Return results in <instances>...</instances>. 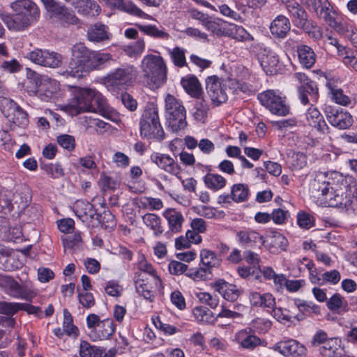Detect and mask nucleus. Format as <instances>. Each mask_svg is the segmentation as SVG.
I'll use <instances>...</instances> for the list:
<instances>
[{
  "label": "nucleus",
  "instance_id": "obj_42",
  "mask_svg": "<svg viewBox=\"0 0 357 357\" xmlns=\"http://www.w3.org/2000/svg\"><path fill=\"white\" fill-rule=\"evenodd\" d=\"M105 349L96 346L91 345L86 341H82L79 345V355L81 357H102Z\"/></svg>",
  "mask_w": 357,
  "mask_h": 357
},
{
  "label": "nucleus",
  "instance_id": "obj_27",
  "mask_svg": "<svg viewBox=\"0 0 357 357\" xmlns=\"http://www.w3.org/2000/svg\"><path fill=\"white\" fill-rule=\"evenodd\" d=\"M341 343V339L338 337L329 338L325 344L320 347V354L324 357H340L344 352Z\"/></svg>",
  "mask_w": 357,
  "mask_h": 357
},
{
  "label": "nucleus",
  "instance_id": "obj_10",
  "mask_svg": "<svg viewBox=\"0 0 357 357\" xmlns=\"http://www.w3.org/2000/svg\"><path fill=\"white\" fill-rule=\"evenodd\" d=\"M257 98L272 114L285 116L289 114L290 108L286 104L285 97L277 94L274 90H267L260 93Z\"/></svg>",
  "mask_w": 357,
  "mask_h": 357
},
{
  "label": "nucleus",
  "instance_id": "obj_44",
  "mask_svg": "<svg viewBox=\"0 0 357 357\" xmlns=\"http://www.w3.org/2000/svg\"><path fill=\"white\" fill-rule=\"evenodd\" d=\"M185 275L195 281L206 280L211 279V271L206 267L192 268H188Z\"/></svg>",
  "mask_w": 357,
  "mask_h": 357
},
{
  "label": "nucleus",
  "instance_id": "obj_5",
  "mask_svg": "<svg viewBox=\"0 0 357 357\" xmlns=\"http://www.w3.org/2000/svg\"><path fill=\"white\" fill-rule=\"evenodd\" d=\"M136 77L135 68L132 66H126L107 74L102 78V82L109 91L115 92L132 85Z\"/></svg>",
  "mask_w": 357,
  "mask_h": 357
},
{
  "label": "nucleus",
  "instance_id": "obj_47",
  "mask_svg": "<svg viewBox=\"0 0 357 357\" xmlns=\"http://www.w3.org/2000/svg\"><path fill=\"white\" fill-rule=\"evenodd\" d=\"M327 24L333 28L339 34L347 37L352 30V25L343 21L338 22L336 17H333Z\"/></svg>",
  "mask_w": 357,
  "mask_h": 357
},
{
  "label": "nucleus",
  "instance_id": "obj_63",
  "mask_svg": "<svg viewBox=\"0 0 357 357\" xmlns=\"http://www.w3.org/2000/svg\"><path fill=\"white\" fill-rule=\"evenodd\" d=\"M40 1L43 3L46 11L50 13V17L66 6L56 0H40Z\"/></svg>",
  "mask_w": 357,
  "mask_h": 357
},
{
  "label": "nucleus",
  "instance_id": "obj_29",
  "mask_svg": "<svg viewBox=\"0 0 357 357\" xmlns=\"http://www.w3.org/2000/svg\"><path fill=\"white\" fill-rule=\"evenodd\" d=\"M215 287L217 291L229 301H235L240 295V291L235 284H229L222 280L215 282Z\"/></svg>",
  "mask_w": 357,
  "mask_h": 357
},
{
  "label": "nucleus",
  "instance_id": "obj_31",
  "mask_svg": "<svg viewBox=\"0 0 357 357\" xmlns=\"http://www.w3.org/2000/svg\"><path fill=\"white\" fill-rule=\"evenodd\" d=\"M297 53L300 63L305 68H312L316 61V54L308 45H300L297 46Z\"/></svg>",
  "mask_w": 357,
  "mask_h": 357
},
{
  "label": "nucleus",
  "instance_id": "obj_11",
  "mask_svg": "<svg viewBox=\"0 0 357 357\" xmlns=\"http://www.w3.org/2000/svg\"><path fill=\"white\" fill-rule=\"evenodd\" d=\"M324 113L331 126L339 129H347L351 126L353 118L349 112L340 107L326 106Z\"/></svg>",
  "mask_w": 357,
  "mask_h": 357
},
{
  "label": "nucleus",
  "instance_id": "obj_52",
  "mask_svg": "<svg viewBox=\"0 0 357 357\" xmlns=\"http://www.w3.org/2000/svg\"><path fill=\"white\" fill-rule=\"evenodd\" d=\"M204 28L208 31H210L213 35L218 37L225 36V32L227 29V26H223L222 23L218 21L213 20L211 17Z\"/></svg>",
  "mask_w": 357,
  "mask_h": 357
},
{
  "label": "nucleus",
  "instance_id": "obj_54",
  "mask_svg": "<svg viewBox=\"0 0 357 357\" xmlns=\"http://www.w3.org/2000/svg\"><path fill=\"white\" fill-rule=\"evenodd\" d=\"M98 223L105 229H114L116 225L115 217L109 210H105L102 213L100 214Z\"/></svg>",
  "mask_w": 357,
  "mask_h": 357
},
{
  "label": "nucleus",
  "instance_id": "obj_43",
  "mask_svg": "<svg viewBox=\"0 0 357 357\" xmlns=\"http://www.w3.org/2000/svg\"><path fill=\"white\" fill-rule=\"evenodd\" d=\"M63 331L68 336H73L77 337L79 335L78 328L73 324V317L67 309L63 310Z\"/></svg>",
  "mask_w": 357,
  "mask_h": 357
},
{
  "label": "nucleus",
  "instance_id": "obj_55",
  "mask_svg": "<svg viewBox=\"0 0 357 357\" xmlns=\"http://www.w3.org/2000/svg\"><path fill=\"white\" fill-rule=\"evenodd\" d=\"M139 268L140 271L147 273L152 276V280L156 287L161 285V280L157 276L155 270L150 263H148L146 261H141L139 263Z\"/></svg>",
  "mask_w": 357,
  "mask_h": 357
},
{
  "label": "nucleus",
  "instance_id": "obj_7",
  "mask_svg": "<svg viewBox=\"0 0 357 357\" xmlns=\"http://www.w3.org/2000/svg\"><path fill=\"white\" fill-rule=\"evenodd\" d=\"M144 76L150 80L152 87H158L167 79V67L160 56L149 55L143 61Z\"/></svg>",
  "mask_w": 357,
  "mask_h": 357
},
{
  "label": "nucleus",
  "instance_id": "obj_15",
  "mask_svg": "<svg viewBox=\"0 0 357 357\" xmlns=\"http://www.w3.org/2000/svg\"><path fill=\"white\" fill-rule=\"evenodd\" d=\"M274 349L286 357H305L307 354L306 347L291 339L277 343Z\"/></svg>",
  "mask_w": 357,
  "mask_h": 357
},
{
  "label": "nucleus",
  "instance_id": "obj_24",
  "mask_svg": "<svg viewBox=\"0 0 357 357\" xmlns=\"http://www.w3.org/2000/svg\"><path fill=\"white\" fill-rule=\"evenodd\" d=\"M115 326L112 319H106L93 330H91L89 336L93 341L109 339L115 332Z\"/></svg>",
  "mask_w": 357,
  "mask_h": 357
},
{
  "label": "nucleus",
  "instance_id": "obj_58",
  "mask_svg": "<svg viewBox=\"0 0 357 357\" xmlns=\"http://www.w3.org/2000/svg\"><path fill=\"white\" fill-rule=\"evenodd\" d=\"M197 99L195 116L197 119L202 120L206 116L209 107L205 100L199 98Z\"/></svg>",
  "mask_w": 357,
  "mask_h": 357
},
{
  "label": "nucleus",
  "instance_id": "obj_48",
  "mask_svg": "<svg viewBox=\"0 0 357 357\" xmlns=\"http://www.w3.org/2000/svg\"><path fill=\"white\" fill-rule=\"evenodd\" d=\"M272 309L273 316L280 322H292V319H296L298 321L303 319L301 318L299 315L293 316L290 314V311L287 309H282L281 307L275 308L274 307Z\"/></svg>",
  "mask_w": 357,
  "mask_h": 357
},
{
  "label": "nucleus",
  "instance_id": "obj_33",
  "mask_svg": "<svg viewBox=\"0 0 357 357\" xmlns=\"http://www.w3.org/2000/svg\"><path fill=\"white\" fill-rule=\"evenodd\" d=\"M240 331L237 335V341L240 345L246 349L252 350L256 347L261 344V341L257 336L251 334V328H248Z\"/></svg>",
  "mask_w": 357,
  "mask_h": 357
},
{
  "label": "nucleus",
  "instance_id": "obj_61",
  "mask_svg": "<svg viewBox=\"0 0 357 357\" xmlns=\"http://www.w3.org/2000/svg\"><path fill=\"white\" fill-rule=\"evenodd\" d=\"M145 43L143 39H138L132 45L127 46L126 52L130 56L140 55L144 50Z\"/></svg>",
  "mask_w": 357,
  "mask_h": 357
},
{
  "label": "nucleus",
  "instance_id": "obj_60",
  "mask_svg": "<svg viewBox=\"0 0 357 357\" xmlns=\"http://www.w3.org/2000/svg\"><path fill=\"white\" fill-rule=\"evenodd\" d=\"M332 98L339 105H347L350 103V98L343 93L341 89L331 88Z\"/></svg>",
  "mask_w": 357,
  "mask_h": 357
},
{
  "label": "nucleus",
  "instance_id": "obj_36",
  "mask_svg": "<svg viewBox=\"0 0 357 357\" xmlns=\"http://www.w3.org/2000/svg\"><path fill=\"white\" fill-rule=\"evenodd\" d=\"M181 84L185 91L191 96L199 98L202 95L201 84L195 76L188 75L183 77Z\"/></svg>",
  "mask_w": 357,
  "mask_h": 357
},
{
  "label": "nucleus",
  "instance_id": "obj_50",
  "mask_svg": "<svg viewBox=\"0 0 357 357\" xmlns=\"http://www.w3.org/2000/svg\"><path fill=\"white\" fill-rule=\"evenodd\" d=\"M294 304L298 307V310L303 314L305 312L314 313L315 314H320V307L312 302L305 301L301 299H295Z\"/></svg>",
  "mask_w": 357,
  "mask_h": 357
},
{
  "label": "nucleus",
  "instance_id": "obj_2",
  "mask_svg": "<svg viewBox=\"0 0 357 357\" xmlns=\"http://www.w3.org/2000/svg\"><path fill=\"white\" fill-rule=\"evenodd\" d=\"M13 13H3L2 21L10 30L22 31L36 24L40 17L38 6L31 0H16L11 3Z\"/></svg>",
  "mask_w": 357,
  "mask_h": 357
},
{
  "label": "nucleus",
  "instance_id": "obj_19",
  "mask_svg": "<svg viewBox=\"0 0 357 357\" xmlns=\"http://www.w3.org/2000/svg\"><path fill=\"white\" fill-rule=\"evenodd\" d=\"M298 98L303 105H315L319 99V89L315 82H308L298 87Z\"/></svg>",
  "mask_w": 357,
  "mask_h": 357
},
{
  "label": "nucleus",
  "instance_id": "obj_28",
  "mask_svg": "<svg viewBox=\"0 0 357 357\" xmlns=\"http://www.w3.org/2000/svg\"><path fill=\"white\" fill-rule=\"evenodd\" d=\"M288 245V241L282 234L273 232L272 235L264 240L263 245L270 252L277 253L279 250H285Z\"/></svg>",
  "mask_w": 357,
  "mask_h": 357
},
{
  "label": "nucleus",
  "instance_id": "obj_1",
  "mask_svg": "<svg viewBox=\"0 0 357 357\" xmlns=\"http://www.w3.org/2000/svg\"><path fill=\"white\" fill-rule=\"evenodd\" d=\"M112 60V56L109 53L93 51L84 43H76L72 47L71 60L63 74L81 77L84 73L104 68Z\"/></svg>",
  "mask_w": 357,
  "mask_h": 357
},
{
  "label": "nucleus",
  "instance_id": "obj_22",
  "mask_svg": "<svg viewBox=\"0 0 357 357\" xmlns=\"http://www.w3.org/2000/svg\"><path fill=\"white\" fill-rule=\"evenodd\" d=\"M258 61L267 75H273L277 72L279 57L273 51L264 48L258 54Z\"/></svg>",
  "mask_w": 357,
  "mask_h": 357
},
{
  "label": "nucleus",
  "instance_id": "obj_46",
  "mask_svg": "<svg viewBox=\"0 0 357 357\" xmlns=\"http://www.w3.org/2000/svg\"><path fill=\"white\" fill-rule=\"evenodd\" d=\"M169 54L173 63L178 67L183 68L187 66L185 59V50L179 47H176L172 50H169Z\"/></svg>",
  "mask_w": 357,
  "mask_h": 357
},
{
  "label": "nucleus",
  "instance_id": "obj_57",
  "mask_svg": "<svg viewBox=\"0 0 357 357\" xmlns=\"http://www.w3.org/2000/svg\"><path fill=\"white\" fill-rule=\"evenodd\" d=\"M19 311V303L0 301V314L12 317Z\"/></svg>",
  "mask_w": 357,
  "mask_h": 357
},
{
  "label": "nucleus",
  "instance_id": "obj_39",
  "mask_svg": "<svg viewBox=\"0 0 357 357\" xmlns=\"http://www.w3.org/2000/svg\"><path fill=\"white\" fill-rule=\"evenodd\" d=\"M200 259L202 264L211 271V268L218 266L221 259L212 250L203 249L200 252Z\"/></svg>",
  "mask_w": 357,
  "mask_h": 357
},
{
  "label": "nucleus",
  "instance_id": "obj_37",
  "mask_svg": "<svg viewBox=\"0 0 357 357\" xmlns=\"http://www.w3.org/2000/svg\"><path fill=\"white\" fill-rule=\"evenodd\" d=\"M139 275L138 279H135V284L137 292L145 299L152 301L155 297L154 292L152 290L150 282L148 279L144 278V276L140 278Z\"/></svg>",
  "mask_w": 357,
  "mask_h": 357
},
{
  "label": "nucleus",
  "instance_id": "obj_30",
  "mask_svg": "<svg viewBox=\"0 0 357 357\" xmlns=\"http://www.w3.org/2000/svg\"><path fill=\"white\" fill-rule=\"evenodd\" d=\"M327 307L333 312L344 314L349 310L347 301L340 294H334L326 301Z\"/></svg>",
  "mask_w": 357,
  "mask_h": 357
},
{
  "label": "nucleus",
  "instance_id": "obj_18",
  "mask_svg": "<svg viewBox=\"0 0 357 357\" xmlns=\"http://www.w3.org/2000/svg\"><path fill=\"white\" fill-rule=\"evenodd\" d=\"M93 96H96V89L79 88L76 89L74 98L72 99L70 106L75 109L77 113L87 111L89 105Z\"/></svg>",
  "mask_w": 357,
  "mask_h": 357
},
{
  "label": "nucleus",
  "instance_id": "obj_51",
  "mask_svg": "<svg viewBox=\"0 0 357 357\" xmlns=\"http://www.w3.org/2000/svg\"><path fill=\"white\" fill-rule=\"evenodd\" d=\"M139 29L146 35L158 38H167L169 34L162 30H159L155 25L137 24Z\"/></svg>",
  "mask_w": 357,
  "mask_h": 357
},
{
  "label": "nucleus",
  "instance_id": "obj_35",
  "mask_svg": "<svg viewBox=\"0 0 357 357\" xmlns=\"http://www.w3.org/2000/svg\"><path fill=\"white\" fill-rule=\"evenodd\" d=\"M249 298L253 306L273 308L275 305V298L271 294H261L258 292H251Z\"/></svg>",
  "mask_w": 357,
  "mask_h": 357
},
{
  "label": "nucleus",
  "instance_id": "obj_6",
  "mask_svg": "<svg viewBox=\"0 0 357 357\" xmlns=\"http://www.w3.org/2000/svg\"><path fill=\"white\" fill-rule=\"evenodd\" d=\"M286 8L296 27L309 35L312 34L313 38H317L321 36L319 31H315L317 28L316 22L309 19L308 13L301 4L296 1H288Z\"/></svg>",
  "mask_w": 357,
  "mask_h": 357
},
{
  "label": "nucleus",
  "instance_id": "obj_4",
  "mask_svg": "<svg viewBox=\"0 0 357 357\" xmlns=\"http://www.w3.org/2000/svg\"><path fill=\"white\" fill-rule=\"evenodd\" d=\"M165 116L169 127L172 131L184 130L188 123L186 111L182 102L171 94H167L165 100Z\"/></svg>",
  "mask_w": 357,
  "mask_h": 357
},
{
  "label": "nucleus",
  "instance_id": "obj_64",
  "mask_svg": "<svg viewBox=\"0 0 357 357\" xmlns=\"http://www.w3.org/2000/svg\"><path fill=\"white\" fill-rule=\"evenodd\" d=\"M340 273L337 270L326 271L321 274V280L324 282V284L326 282L332 284H336L340 280Z\"/></svg>",
  "mask_w": 357,
  "mask_h": 357
},
{
  "label": "nucleus",
  "instance_id": "obj_45",
  "mask_svg": "<svg viewBox=\"0 0 357 357\" xmlns=\"http://www.w3.org/2000/svg\"><path fill=\"white\" fill-rule=\"evenodd\" d=\"M144 223L153 230L154 234L158 236L162 233L160 227V219L155 214L146 213L142 217Z\"/></svg>",
  "mask_w": 357,
  "mask_h": 357
},
{
  "label": "nucleus",
  "instance_id": "obj_13",
  "mask_svg": "<svg viewBox=\"0 0 357 357\" xmlns=\"http://www.w3.org/2000/svg\"><path fill=\"white\" fill-rule=\"evenodd\" d=\"M309 9L312 10L316 16L323 20L326 24L337 13L328 0H300Z\"/></svg>",
  "mask_w": 357,
  "mask_h": 357
},
{
  "label": "nucleus",
  "instance_id": "obj_9",
  "mask_svg": "<svg viewBox=\"0 0 357 357\" xmlns=\"http://www.w3.org/2000/svg\"><path fill=\"white\" fill-rule=\"evenodd\" d=\"M0 287L13 298L28 301H31L36 294L32 289L31 282L26 281L24 284H20L13 278L3 274H0Z\"/></svg>",
  "mask_w": 357,
  "mask_h": 357
},
{
  "label": "nucleus",
  "instance_id": "obj_8",
  "mask_svg": "<svg viewBox=\"0 0 357 357\" xmlns=\"http://www.w3.org/2000/svg\"><path fill=\"white\" fill-rule=\"evenodd\" d=\"M0 108L3 114L10 122V128H25L29 125L27 113L10 98L0 97Z\"/></svg>",
  "mask_w": 357,
  "mask_h": 357
},
{
  "label": "nucleus",
  "instance_id": "obj_25",
  "mask_svg": "<svg viewBox=\"0 0 357 357\" xmlns=\"http://www.w3.org/2000/svg\"><path fill=\"white\" fill-rule=\"evenodd\" d=\"M237 236L239 243L245 248H252L257 245L261 246L264 244V237L253 230H241L237 233Z\"/></svg>",
  "mask_w": 357,
  "mask_h": 357
},
{
  "label": "nucleus",
  "instance_id": "obj_17",
  "mask_svg": "<svg viewBox=\"0 0 357 357\" xmlns=\"http://www.w3.org/2000/svg\"><path fill=\"white\" fill-rule=\"evenodd\" d=\"M348 185H344V188L337 189L336 194L333 197L328 199L329 201V207L344 208L347 210L354 209L352 206L356 198L348 190Z\"/></svg>",
  "mask_w": 357,
  "mask_h": 357
},
{
  "label": "nucleus",
  "instance_id": "obj_3",
  "mask_svg": "<svg viewBox=\"0 0 357 357\" xmlns=\"http://www.w3.org/2000/svg\"><path fill=\"white\" fill-rule=\"evenodd\" d=\"M140 135L146 139H155L160 141L165 137V132L161 126L158 109L154 105L146 107L139 121Z\"/></svg>",
  "mask_w": 357,
  "mask_h": 357
},
{
  "label": "nucleus",
  "instance_id": "obj_53",
  "mask_svg": "<svg viewBox=\"0 0 357 357\" xmlns=\"http://www.w3.org/2000/svg\"><path fill=\"white\" fill-rule=\"evenodd\" d=\"M93 205L88 202L77 200L75 204L74 211L76 215L83 220V218L87 216L88 213L93 208Z\"/></svg>",
  "mask_w": 357,
  "mask_h": 357
},
{
  "label": "nucleus",
  "instance_id": "obj_20",
  "mask_svg": "<svg viewBox=\"0 0 357 357\" xmlns=\"http://www.w3.org/2000/svg\"><path fill=\"white\" fill-rule=\"evenodd\" d=\"M59 91V84L47 76L40 78V84L38 86V96L43 101L49 102L54 99Z\"/></svg>",
  "mask_w": 357,
  "mask_h": 357
},
{
  "label": "nucleus",
  "instance_id": "obj_21",
  "mask_svg": "<svg viewBox=\"0 0 357 357\" xmlns=\"http://www.w3.org/2000/svg\"><path fill=\"white\" fill-rule=\"evenodd\" d=\"M112 34L109 27L102 22L91 24L87 29V39L95 43H104L109 40Z\"/></svg>",
  "mask_w": 357,
  "mask_h": 357
},
{
  "label": "nucleus",
  "instance_id": "obj_26",
  "mask_svg": "<svg viewBox=\"0 0 357 357\" xmlns=\"http://www.w3.org/2000/svg\"><path fill=\"white\" fill-rule=\"evenodd\" d=\"M86 112L98 113L104 117L109 118L111 107L107 103L105 98L99 91L96 90V96L91 98Z\"/></svg>",
  "mask_w": 357,
  "mask_h": 357
},
{
  "label": "nucleus",
  "instance_id": "obj_41",
  "mask_svg": "<svg viewBox=\"0 0 357 357\" xmlns=\"http://www.w3.org/2000/svg\"><path fill=\"white\" fill-rule=\"evenodd\" d=\"M204 181L207 188L214 190L222 189L226 185L225 178L217 174H206L204 177Z\"/></svg>",
  "mask_w": 357,
  "mask_h": 357
},
{
  "label": "nucleus",
  "instance_id": "obj_12",
  "mask_svg": "<svg viewBox=\"0 0 357 357\" xmlns=\"http://www.w3.org/2000/svg\"><path fill=\"white\" fill-rule=\"evenodd\" d=\"M28 58L33 63L49 68H57L62 63V56L55 52L36 49L29 53Z\"/></svg>",
  "mask_w": 357,
  "mask_h": 357
},
{
  "label": "nucleus",
  "instance_id": "obj_38",
  "mask_svg": "<svg viewBox=\"0 0 357 357\" xmlns=\"http://www.w3.org/2000/svg\"><path fill=\"white\" fill-rule=\"evenodd\" d=\"M250 195V189L246 184H234L231 189V200L236 203L243 202L248 200Z\"/></svg>",
  "mask_w": 357,
  "mask_h": 357
},
{
  "label": "nucleus",
  "instance_id": "obj_40",
  "mask_svg": "<svg viewBox=\"0 0 357 357\" xmlns=\"http://www.w3.org/2000/svg\"><path fill=\"white\" fill-rule=\"evenodd\" d=\"M165 216L168 220L169 229L172 232L177 233L181 231L184 219L180 212L172 210Z\"/></svg>",
  "mask_w": 357,
  "mask_h": 357
},
{
  "label": "nucleus",
  "instance_id": "obj_32",
  "mask_svg": "<svg viewBox=\"0 0 357 357\" xmlns=\"http://www.w3.org/2000/svg\"><path fill=\"white\" fill-rule=\"evenodd\" d=\"M51 18L63 26L78 23V18L66 6L57 10Z\"/></svg>",
  "mask_w": 357,
  "mask_h": 357
},
{
  "label": "nucleus",
  "instance_id": "obj_59",
  "mask_svg": "<svg viewBox=\"0 0 357 357\" xmlns=\"http://www.w3.org/2000/svg\"><path fill=\"white\" fill-rule=\"evenodd\" d=\"M324 186L321 188V201L322 204L326 206H329V201L328 199L330 197H333L336 194L337 189H335L334 187L331 186L329 182H327L326 184H324Z\"/></svg>",
  "mask_w": 357,
  "mask_h": 357
},
{
  "label": "nucleus",
  "instance_id": "obj_23",
  "mask_svg": "<svg viewBox=\"0 0 357 357\" xmlns=\"http://www.w3.org/2000/svg\"><path fill=\"white\" fill-rule=\"evenodd\" d=\"M271 35L277 39L284 38L291 29L289 20L283 15L277 16L269 26Z\"/></svg>",
  "mask_w": 357,
  "mask_h": 357
},
{
  "label": "nucleus",
  "instance_id": "obj_62",
  "mask_svg": "<svg viewBox=\"0 0 357 357\" xmlns=\"http://www.w3.org/2000/svg\"><path fill=\"white\" fill-rule=\"evenodd\" d=\"M238 273L241 278H248L250 276H254L256 279H259L261 273L259 267L254 266L253 267H241L238 268Z\"/></svg>",
  "mask_w": 357,
  "mask_h": 357
},
{
  "label": "nucleus",
  "instance_id": "obj_14",
  "mask_svg": "<svg viewBox=\"0 0 357 357\" xmlns=\"http://www.w3.org/2000/svg\"><path fill=\"white\" fill-rule=\"evenodd\" d=\"M206 89L212 102L218 106L227 100L226 88L216 75L208 77L206 79Z\"/></svg>",
  "mask_w": 357,
  "mask_h": 357
},
{
  "label": "nucleus",
  "instance_id": "obj_49",
  "mask_svg": "<svg viewBox=\"0 0 357 357\" xmlns=\"http://www.w3.org/2000/svg\"><path fill=\"white\" fill-rule=\"evenodd\" d=\"M116 8L120 10L126 12L130 15L144 18H149V15L144 13L141 9L137 7L131 2H126L124 0Z\"/></svg>",
  "mask_w": 357,
  "mask_h": 357
},
{
  "label": "nucleus",
  "instance_id": "obj_16",
  "mask_svg": "<svg viewBox=\"0 0 357 357\" xmlns=\"http://www.w3.org/2000/svg\"><path fill=\"white\" fill-rule=\"evenodd\" d=\"M151 160L160 169L181 179V168L174 159L169 155L154 153L151 155Z\"/></svg>",
  "mask_w": 357,
  "mask_h": 357
},
{
  "label": "nucleus",
  "instance_id": "obj_34",
  "mask_svg": "<svg viewBox=\"0 0 357 357\" xmlns=\"http://www.w3.org/2000/svg\"><path fill=\"white\" fill-rule=\"evenodd\" d=\"M225 36L230 37L236 40L252 41L254 38L242 26L229 24L227 26Z\"/></svg>",
  "mask_w": 357,
  "mask_h": 357
},
{
  "label": "nucleus",
  "instance_id": "obj_56",
  "mask_svg": "<svg viewBox=\"0 0 357 357\" xmlns=\"http://www.w3.org/2000/svg\"><path fill=\"white\" fill-rule=\"evenodd\" d=\"M57 143L63 149L72 151L75 147V139L73 136L64 134L57 137Z\"/></svg>",
  "mask_w": 357,
  "mask_h": 357
}]
</instances>
